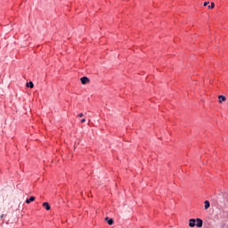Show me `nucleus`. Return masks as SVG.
<instances>
[{
  "mask_svg": "<svg viewBox=\"0 0 228 228\" xmlns=\"http://www.w3.org/2000/svg\"><path fill=\"white\" fill-rule=\"evenodd\" d=\"M202 227L203 225V221L200 218L195 219H190L189 220V227Z\"/></svg>",
  "mask_w": 228,
  "mask_h": 228,
  "instance_id": "1",
  "label": "nucleus"
},
{
  "mask_svg": "<svg viewBox=\"0 0 228 228\" xmlns=\"http://www.w3.org/2000/svg\"><path fill=\"white\" fill-rule=\"evenodd\" d=\"M80 81L82 85H87V83H90V78L88 77H83L80 78Z\"/></svg>",
  "mask_w": 228,
  "mask_h": 228,
  "instance_id": "2",
  "label": "nucleus"
},
{
  "mask_svg": "<svg viewBox=\"0 0 228 228\" xmlns=\"http://www.w3.org/2000/svg\"><path fill=\"white\" fill-rule=\"evenodd\" d=\"M225 101H227V97L224 96V95H219L218 96V102L220 104H222L223 102H225Z\"/></svg>",
  "mask_w": 228,
  "mask_h": 228,
  "instance_id": "3",
  "label": "nucleus"
},
{
  "mask_svg": "<svg viewBox=\"0 0 228 228\" xmlns=\"http://www.w3.org/2000/svg\"><path fill=\"white\" fill-rule=\"evenodd\" d=\"M35 196H31L29 199L26 200V204H31V202H35Z\"/></svg>",
  "mask_w": 228,
  "mask_h": 228,
  "instance_id": "4",
  "label": "nucleus"
},
{
  "mask_svg": "<svg viewBox=\"0 0 228 228\" xmlns=\"http://www.w3.org/2000/svg\"><path fill=\"white\" fill-rule=\"evenodd\" d=\"M43 208H45L46 209V211L51 210V205H49V203H47V202L43 203Z\"/></svg>",
  "mask_w": 228,
  "mask_h": 228,
  "instance_id": "5",
  "label": "nucleus"
},
{
  "mask_svg": "<svg viewBox=\"0 0 228 228\" xmlns=\"http://www.w3.org/2000/svg\"><path fill=\"white\" fill-rule=\"evenodd\" d=\"M204 204H205V209H209L211 206V204L209 203V200H205Z\"/></svg>",
  "mask_w": 228,
  "mask_h": 228,
  "instance_id": "6",
  "label": "nucleus"
},
{
  "mask_svg": "<svg viewBox=\"0 0 228 228\" xmlns=\"http://www.w3.org/2000/svg\"><path fill=\"white\" fill-rule=\"evenodd\" d=\"M27 86L28 87V88H33L34 86H35V85H33V82H28V84H27Z\"/></svg>",
  "mask_w": 228,
  "mask_h": 228,
  "instance_id": "7",
  "label": "nucleus"
},
{
  "mask_svg": "<svg viewBox=\"0 0 228 228\" xmlns=\"http://www.w3.org/2000/svg\"><path fill=\"white\" fill-rule=\"evenodd\" d=\"M208 10H213L215 8V3H211L210 5L208 6Z\"/></svg>",
  "mask_w": 228,
  "mask_h": 228,
  "instance_id": "8",
  "label": "nucleus"
},
{
  "mask_svg": "<svg viewBox=\"0 0 228 228\" xmlns=\"http://www.w3.org/2000/svg\"><path fill=\"white\" fill-rule=\"evenodd\" d=\"M113 223H114L113 219H109L108 220L109 225H113Z\"/></svg>",
  "mask_w": 228,
  "mask_h": 228,
  "instance_id": "9",
  "label": "nucleus"
},
{
  "mask_svg": "<svg viewBox=\"0 0 228 228\" xmlns=\"http://www.w3.org/2000/svg\"><path fill=\"white\" fill-rule=\"evenodd\" d=\"M209 4V2H204L203 6H208Z\"/></svg>",
  "mask_w": 228,
  "mask_h": 228,
  "instance_id": "10",
  "label": "nucleus"
},
{
  "mask_svg": "<svg viewBox=\"0 0 228 228\" xmlns=\"http://www.w3.org/2000/svg\"><path fill=\"white\" fill-rule=\"evenodd\" d=\"M84 122H86V118H82V119H81V123L84 124Z\"/></svg>",
  "mask_w": 228,
  "mask_h": 228,
  "instance_id": "11",
  "label": "nucleus"
},
{
  "mask_svg": "<svg viewBox=\"0 0 228 228\" xmlns=\"http://www.w3.org/2000/svg\"><path fill=\"white\" fill-rule=\"evenodd\" d=\"M78 117H79V118H81V117H84V114L83 113H79Z\"/></svg>",
  "mask_w": 228,
  "mask_h": 228,
  "instance_id": "12",
  "label": "nucleus"
}]
</instances>
